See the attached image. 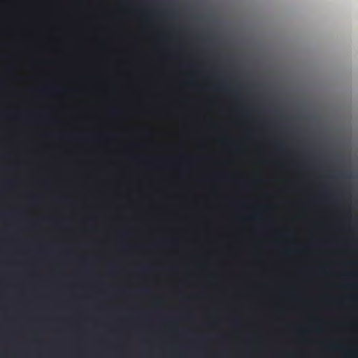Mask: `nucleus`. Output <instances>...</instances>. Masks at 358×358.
<instances>
[{
	"mask_svg": "<svg viewBox=\"0 0 358 358\" xmlns=\"http://www.w3.org/2000/svg\"><path fill=\"white\" fill-rule=\"evenodd\" d=\"M278 148L282 149V148H283V145L282 144H279L278 145Z\"/></svg>",
	"mask_w": 358,
	"mask_h": 358,
	"instance_id": "1",
	"label": "nucleus"
},
{
	"mask_svg": "<svg viewBox=\"0 0 358 358\" xmlns=\"http://www.w3.org/2000/svg\"><path fill=\"white\" fill-rule=\"evenodd\" d=\"M148 289H144L143 292H148Z\"/></svg>",
	"mask_w": 358,
	"mask_h": 358,
	"instance_id": "2",
	"label": "nucleus"
}]
</instances>
